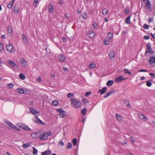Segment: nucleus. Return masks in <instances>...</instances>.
<instances>
[{
  "label": "nucleus",
  "instance_id": "33",
  "mask_svg": "<svg viewBox=\"0 0 155 155\" xmlns=\"http://www.w3.org/2000/svg\"><path fill=\"white\" fill-rule=\"evenodd\" d=\"M82 17L84 19H86L87 18V15L86 12H84L82 14Z\"/></svg>",
  "mask_w": 155,
  "mask_h": 155
},
{
  "label": "nucleus",
  "instance_id": "56",
  "mask_svg": "<svg viewBox=\"0 0 155 155\" xmlns=\"http://www.w3.org/2000/svg\"><path fill=\"white\" fill-rule=\"evenodd\" d=\"M125 14H127V13H128L129 12V8H126L125 9Z\"/></svg>",
  "mask_w": 155,
  "mask_h": 155
},
{
  "label": "nucleus",
  "instance_id": "59",
  "mask_svg": "<svg viewBox=\"0 0 155 155\" xmlns=\"http://www.w3.org/2000/svg\"><path fill=\"white\" fill-rule=\"evenodd\" d=\"M144 38L145 40H148L149 38V37L148 36H145Z\"/></svg>",
  "mask_w": 155,
  "mask_h": 155
},
{
  "label": "nucleus",
  "instance_id": "11",
  "mask_svg": "<svg viewBox=\"0 0 155 155\" xmlns=\"http://www.w3.org/2000/svg\"><path fill=\"white\" fill-rule=\"evenodd\" d=\"M20 63L23 67H26L27 65V62L24 58H22L20 60Z\"/></svg>",
  "mask_w": 155,
  "mask_h": 155
},
{
  "label": "nucleus",
  "instance_id": "46",
  "mask_svg": "<svg viewBox=\"0 0 155 155\" xmlns=\"http://www.w3.org/2000/svg\"><path fill=\"white\" fill-rule=\"evenodd\" d=\"M152 85V84L151 82L149 81H147V82L146 83V85L147 86L150 87Z\"/></svg>",
  "mask_w": 155,
  "mask_h": 155
},
{
  "label": "nucleus",
  "instance_id": "57",
  "mask_svg": "<svg viewBox=\"0 0 155 155\" xmlns=\"http://www.w3.org/2000/svg\"><path fill=\"white\" fill-rule=\"evenodd\" d=\"M25 129L27 130H31V129L29 128L28 126H26L25 127Z\"/></svg>",
  "mask_w": 155,
  "mask_h": 155
},
{
  "label": "nucleus",
  "instance_id": "52",
  "mask_svg": "<svg viewBox=\"0 0 155 155\" xmlns=\"http://www.w3.org/2000/svg\"><path fill=\"white\" fill-rule=\"evenodd\" d=\"M13 129H14L15 130L19 131L20 130L19 129L16 127L15 125H14L13 127L12 128Z\"/></svg>",
  "mask_w": 155,
  "mask_h": 155
},
{
  "label": "nucleus",
  "instance_id": "17",
  "mask_svg": "<svg viewBox=\"0 0 155 155\" xmlns=\"http://www.w3.org/2000/svg\"><path fill=\"white\" fill-rule=\"evenodd\" d=\"M138 116L139 117L140 119H143L144 120H147V117L142 114H139L138 115Z\"/></svg>",
  "mask_w": 155,
  "mask_h": 155
},
{
  "label": "nucleus",
  "instance_id": "1",
  "mask_svg": "<svg viewBox=\"0 0 155 155\" xmlns=\"http://www.w3.org/2000/svg\"><path fill=\"white\" fill-rule=\"evenodd\" d=\"M71 106L76 109L79 108L81 106V102L74 98L71 99Z\"/></svg>",
  "mask_w": 155,
  "mask_h": 155
},
{
  "label": "nucleus",
  "instance_id": "14",
  "mask_svg": "<svg viewBox=\"0 0 155 155\" xmlns=\"http://www.w3.org/2000/svg\"><path fill=\"white\" fill-rule=\"evenodd\" d=\"M115 56V53L114 51H111L110 52L109 54V57L110 59L111 60Z\"/></svg>",
  "mask_w": 155,
  "mask_h": 155
},
{
  "label": "nucleus",
  "instance_id": "13",
  "mask_svg": "<svg viewBox=\"0 0 155 155\" xmlns=\"http://www.w3.org/2000/svg\"><path fill=\"white\" fill-rule=\"evenodd\" d=\"M22 38L24 43L25 44H27L28 43V39L26 35L24 34H22Z\"/></svg>",
  "mask_w": 155,
  "mask_h": 155
},
{
  "label": "nucleus",
  "instance_id": "7",
  "mask_svg": "<svg viewBox=\"0 0 155 155\" xmlns=\"http://www.w3.org/2000/svg\"><path fill=\"white\" fill-rule=\"evenodd\" d=\"M57 110L59 113V115L60 117L61 118H63L65 114L64 111L61 108H58L57 109Z\"/></svg>",
  "mask_w": 155,
  "mask_h": 155
},
{
  "label": "nucleus",
  "instance_id": "6",
  "mask_svg": "<svg viewBox=\"0 0 155 155\" xmlns=\"http://www.w3.org/2000/svg\"><path fill=\"white\" fill-rule=\"evenodd\" d=\"M147 48L148 50V51H146L145 54H147V53H150L152 54H153V51L151 49V44L149 42L147 44Z\"/></svg>",
  "mask_w": 155,
  "mask_h": 155
},
{
  "label": "nucleus",
  "instance_id": "18",
  "mask_svg": "<svg viewBox=\"0 0 155 155\" xmlns=\"http://www.w3.org/2000/svg\"><path fill=\"white\" fill-rule=\"evenodd\" d=\"M115 93V91H109L107 93L106 95H104V97L105 98H107L108 96H110L111 94H114Z\"/></svg>",
  "mask_w": 155,
  "mask_h": 155
},
{
  "label": "nucleus",
  "instance_id": "50",
  "mask_svg": "<svg viewBox=\"0 0 155 155\" xmlns=\"http://www.w3.org/2000/svg\"><path fill=\"white\" fill-rule=\"evenodd\" d=\"M3 48H4L2 44L0 42V51L2 50Z\"/></svg>",
  "mask_w": 155,
  "mask_h": 155
},
{
  "label": "nucleus",
  "instance_id": "62",
  "mask_svg": "<svg viewBox=\"0 0 155 155\" xmlns=\"http://www.w3.org/2000/svg\"><path fill=\"white\" fill-rule=\"evenodd\" d=\"M64 16L66 18H68V13H65L64 14Z\"/></svg>",
  "mask_w": 155,
  "mask_h": 155
},
{
  "label": "nucleus",
  "instance_id": "39",
  "mask_svg": "<svg viewBox=\"0 0 155 155\" xmlns=\"http://www.w3.org/2000/svg\"><path fill=\"white\" fill-rule=\"evenodd\" d=\"M72 143L75 146L77 143V140L76 138H73L72 140Z\"/></svg>",
  "mask_w": 155,
  "mask_h": 155
},
{
  "label": "nucleus",
  "instance_id": "35",
  "mask_svg": "<svg viewBox=\"0 0 155 155\" xmlns=\"http://www.w3.org/2000/svg\"><path fill=\"white\" fill-rule=\"evenodd\" d=\"M19 77L22 80H24L25 78V77L22 73H20L19 75Z\"/></svg>",
  "mask_w": 155,
  "mask_h": 155
},
{
  "label": "nucleus",
  "instance_id": "24",
  "mask_svg": "<svg viewBox=\"0 0 155 155\" xmlns=\"http://www.w3.org/2000/svg\"><path fill=\"white\" fill-rule=\"evenodd\" d=\"M18 91V92L20 94H24L25 93V90L22 88H19L16 89Z\"/></svg>",
  "mask_w": 155,
  "mask_h": 155
},
{
  "label": "nucleus",
  "instance_id": "4",
  "mask_svg": "<svg viewBox=\"0 0 155 155\" xmlns=\"http://www.w3.org/2000/svg\"><path fill=\"white\" fill-rule=\"evenodd\" d=\"M51 132L50 131H48L44 133L40 136V139L41 140H44L46 139L48 137L51 135Z\"/></svg>",
  "mask_w": 155,
  "mask_h": 155
},
{
  "label": "nucleus",
  "instance_id": "26",
  "mask_svg": "<svg viewBox=\"0 0 155 155\" xmlns=\"http://www.w3.org/2000/svg\"><path fill=\"white\" fill-rule=\"evenodd\" d=\"M39 134V132H37L34 133H33L32 134H31V135L33 138H35L37 137L38 135Z\"/></svg>",
  "mask_w": 155,
  "mask_h": 155
},
{
  "label": "nucleus",
  "instance_id": "8",
  "mask_svg": "<svg viewBox=\"0 0 155 155\" xmlns=\"http://www.w3.org/2000/svg\"><path fill=\"white\" fill-rule=\"evenodd\" d=\"M126 79V78H124V76H119L116 78L115 79V81L117 83H119L122 81L125 80Z\"/></svg>",
  "mask_w": 155,
  "mask_h": 155
},
{
  "label": "nucleus",
  "instance_id": "61",
  "mask_svg": "<svg viewBox=\"0 0 155 155\" xmlns=\"http://www.w3.org/2000/svg\"><path fill=\"white\" fill-rule=\"evenodd\" d=\"M149 74L150 75L151 77H155V75L154 73H150Z\"/></svg>",
  "mask_w": 155,
  "mask_h": 155
},
{
  "label": "nucleus",
  "instance_id": "37",
  "mask_svg": "<svg viewBox=\"0 0 155 155\" xmlns=\"http://www.w3.org/2000/svg\"><path fill=\"white\" fill-rule=\"evenodd\" d=\"M32 149L33 150V153L34 155H36L37 153V150L35 147H33Z\"/></svg>",
  "mask_w": 155,
  "mask_h": 155
},
{
  "label": "nucleus",
  "instance_id": "64",
  "mask_svg": "<svg viewBox=\"0 0 155 155\" xmlns=\"http://www.w3.org/2000/svg\"><path fill=\"white\" fill-rule=\"evenodd\" d=\"M145 79V78L144 76H142L140 77V80L141 81H143Z\"/></svg>",
  "mask_w": 155,
  "mask_h": 155
},
{
  "label": "nucleus",
  "instance_id": "53",
  "mask_svg": "<svg viewBox=\"0 0 155 155\" xmlns=\"http://www.w3.org/2000/svg\"><path fill=\"white\" fill-rule=\"evenodd\" d=\"M91 94V92L90 91L87 92L85 94V96H88Z\"/></svg>",
  "mask_w": 155,
  "mask_h": 155
},
{
  "label": "nucleus",
  "instance_id": "9",
  "mask_svg": "<svg viewBox=\"0 0 155 155\" xmlns=\"http://www.w3.org/2000/svg\"><path fill=\"white\" fill-rule=\"evenodd\" d=\"M8 62L11 66L15 68L16 69L17 68L18 66L17 65L12 61L10 60H8Z\"/></svg>",
  "mask_w": 155,
  "mask_h": 155
},
{
  "label": "nucleus",
  "instance_id": "20",
  "mask_svg": "<svg viewBox=\"0 0 155 155\" xmlns=\"http://www.w3.org/2000/svg\"><path fill=\"white\" fill-rule=\"evenodd\" d=\"M58 58L61 61H64L65 59V56L63 54H61L58 56Z\"/></svg>",
  "mask_w": 155,
  "mask_h": 155
},
{
  "label": "nucleus",
  "instance_id": "44",
  "mask_svg": "<svg viewBox=\"0 0 155 155\" xmlns=\"http://www.w3.org/2000/svg\"><path fill=\"white\" fill-rule=\"evenodd\" d=\"M86 108H84L81 110V114L83 115L85 114L86 113Z\"/></svg>",
  "mask_w": 155,
  "mask_h": 155
},
{
  "label": "nucleus",
  "instance_id": "12",
  "mask_svg": "<svg viewBox=\"0 0 155 155\" xmlns=\"http://www.w3.org/2000/svg\"><path fill=\"white\" fill-rule=\"evenodd\" d=\"M107 90V88L106 87H103L102 89H99L98 90V92H100L101 94H104Z\"/></svg>",
  "mask_w": 155,
  "mask_h": 155
},
{
  "label": "nucleus",
  "instance_id": "42",
  "mask_svg": "<svg viewBox=\"0 0 155 155\" xmlns=\"http://www.w3.org/2000/svg\"><path fill=\"white\" fill-rule=\"evenodd\" d=\"M72 145L71 143H68L67 144V148L68 149H71L72 148Z\"/></svg>",
  "mask_w": 155,
  "mask_h": 155
},
{
  "label": "nucleus",
  "instance_id": "5",
  "mask_svg": "<svg viewBox=\"0 0 155 155\" xmlns=\"http://www.w3.org/2000/svg\"><path fill=\"white\" fill-rule=\"evenodd\" d=\"M87 36L91 39L94 38L96 36V34L92 30L90 31L87 34Z\"/></svg>",
  "mask_w": 155,
  "mask_h": 155
},
{
  "label": "nucleus",
  "instance_id": "2",
  "mask_svg": "<svg viewBox=\"0 0 155 155\" xmlns=\"http://www.w3.org/2000/svg\"><path fill=\"white\" fill-rule=\"evenodd\" d=\"M112 37V34L111 32H109L107 35V38H105L104 41V44L106 45L109 44Z\"/></svg>",
  "mask_w": 155,
  "mask_h": 155
},
{
  "label": "nucleus",
  "instance_id": "30",
  "mask_svg": "<svg viewBox=\"0 0 155 155\" xmlns=\"http://www.w3.org/2000/svg\"><path fill=\"white\" fill-rule=\"evenodd\" d=\"M108 12V10L107 9L104 8L102 11V13L104 15H106L107 14Z\"/></svg>",
  "mask_w": 155,
  "mask_h": 155
},
{
  "label": "nucleus",
  "instance_id": "58",
  "mask_svg": "<svg viewBox=\"0 0 155 155\" xmlns=\"http://www.w3.org/2000/svg\"><path fill=\"white\" fill-rule=\"evenodd\" d=\"M130 140H131L132 141L134 142L135 141L134 138L132 137H130Z\"/></svg>",
  "mask_w": 155,
  "mask_h": 155
},
{
  "label": "nucleus",
  "instance_id": "22",
  "mask_svg": "<svg viewBox=\"0 0 155 155\" xmlns=\"http://www.w3.org/2000/svg\"><path fill=\"white\" fill-rule=\"evenodd\" d=\"M19 8L18 7L15 5V6L14 8V10L15 13H16L17 14H18L19 12Z\"/></svg>",
  "mask_w": 155,
  "mask_h": 155
},
{
  "label": "nucleus",
  "instance_id": "55",
  "mask_svg": "<svg viewBox=\"0 0 155 155\" xmlns=\"http://www.w3.org/2000/svg\"><path fill=\"white\" fill-rule=\"evenodd\" d=\"M25 126L26 125L25 124H21V125H20V127H21L24 129H25Z\"/></svg>",
  "mask_w": 155,
  "mask_h": 155
},
{
  "label": "nucleus",
  "instance_id": "43",
  "mask_svg": "<svg viewBox=\"0 0 155 155\" xmlns=\"http://www.w3.org/2000/svg\"><path fill=\"white\" fill-rule=\"evenodd\" d=\"M74 95L73 93H69L67 95V97L68 98H71V97H74Z\"/></svg>",
  "mask_w": 155,
  "mask_h": 155
},
{
  "label": "nucleus",
  "instance_id": "31",
  "mask_svg": "<svg viewBox=\"0 0 155 155\" xmlns=\"http://www.w3.org/2000/svg\"><path fill=\"white\" fill-rule=\"evenodd\" d=\"M58 103V101L57 100H54L53 101L52 103L53 105L56 106L57 105Z\"/></svg>",
  "mask_w": 155,
  "mask_h": 155
},
{
  "label": "nucleus",
  "instance_id": "16",
  "mask_svg": "<svg viewBox=\"0 0 155 155\" xmlns=\"http://www.w3.org/2000/svg\"><path fill=\"white\" fill-rule=\"evenodd\" d=\"M115 116L116 117L117 119L119 122H122L123 120V118L122 117L120 116L117 114H115Z\"/></svg>",
  "mask_w": 155,
  "mask_h": 155
},
{
  "label": "nucleus",
  "instance_id": "63",
  "mask_svg": "<svg viewBox=\"0 0 155 155\" xmlns=\"http://www.w3.org/2000/svg\"><path fill=\"white\" fill-rule=\"evenodd\" d=\"M41 78L40 77H39L37 78V80L38 82H40L41 81Z\"/></svg>",
  "mask_w": 155,
  "mask_h": 155
},
{
  "label": "nucleus",
  "instance_id": "48",
  "mask_svg": "<svg viewBox=\"0 0 155 155\" xmlns=\"http://www.w3.org/2000/svg\"><path fill=\"white\" fill-rule=\"evenodd\" d=\"M149 25H147V24H145L143 26V28L145 29H148L149 28Z\"/></svg>",
  "mask_w": 155,
  "mask_h": 155
},
{
  "label": "nucleus",
  "instance_id": "21",
  "mask_svg": "<svg viewBox=\"0 0 155 155\" xmlns=\"http://www.w3.org/2000/svg\"><path fill=\"white\" fill-rule=\"evenodd\" d=\"M131 15L128 16L126 18L125 20V23L127 24H130V18Z\"/></svg>",
  "mask_w": 155,
  "mask_h": 155
},
{
  "label": "nucleus",
  "instance_id": "32",
  "mask_svg": "<svg viewBox=\"0 0 155 155\" xmlns=\"http://www.w3.org/2000/svg\"><path fill=\"white\" fill-rule=\"evenodd\" d=\"M30 145V144L29 143L24 144L23 145V147L25 148H27L29 147Z\"/></svg>",
  "mask_w": 155,
  "mask_h": 155
},
{
  "label": "nucleus",
  "instance_id": "60",
  "mask_svg": "<svg viewBox=\"0 0 155 155\" xmlns=\"http://www.w3.org/2000/svg\"><path fill=\"white\" fill-rule=\"evenodd\" d=\"M62 41L64 43H65L67 41L66 39L64 38L63 37L62 38Z\"/></svg>",
  "mask_w": 155,
  "mask_h": 155
},
{
  "label": "nucleus",
  "instance_id": "28",
  "mask_svg": "<svg viewBox=\"0 0 155 155\" xmlns=\"http://www.w3.org/2000/svg\"><path fill=\"white\" fill-rule=\"evenodd\" d=\"M149 62L150 63V64H154L155 63V58L154 57H152L150 61Z\"/></svg>",
  "mask_w": 155,
  "mask_h": 155
},
{
  "label": "nucleus",
  "instance_id": "47",
  "mask_svg": "<svg viewBox=\"0 0 155 155\" xmlns=\"http://www.w3.org/2000/svg\"><path fill=\"white\" fill-rule=\"evenodd\" d=\"M53 10V8L52 5H51L49 7V12H51Z\"/></svg>",
  "mask_w": 155,
  "mask_h": 155
},
{
  "label": "nucleus",
  "instance_id": "54",
  "mask_svg": "<svg viewBox=\"0 0 155 155\" xmlns=\"http://www.w3.org/2000/svg\"><path fill=\"white\" fill-rule=\"evenodd\" d=\"M58 143L59 144L61 145L62 146L64 145V143L61 140L59 141L58 142Z\"/></svg>",
  "mask_w": 155,
  "mask_h": 155
},
{
  "label": "nucleus",
  "instance_id": "45",
  "mask_svg": "<svg viewBox=\"0 0 155 155\" xmlns=\"http://www.w3.org/2000/svg\"><path fill=\"white\" fill-rule=\"evenodd\" d=\"M14 86V85L12 83H9L8 84L7 87L8 88H12Z\"/></svg>",
  "mask_w": 155,
  "mask_h": 155
},
{
  "label": "nucleus",
  "instance_id": "34",
  "mask_svg": "<svg viewBox=\"0 0 155 155\" xmlns=\"http://www.w3.org/2000/svg\"><path fill=\"white\" fill-rule=\"evenodd\" d=\"M35 121L38 124H41L42 123L41 121L37 117L35 118Z\"/></svg>",
  "mask_w": 155,
  "mask_h": 155
},
{
  "label": "nucleus",
  "instance_id": "23",
  "mask_svg": "<svg viewBox=\"0 0 155 155\" xmlns=\"http://www.w3.org/2000/svg\"><path fill=\"white\" fill-rule=\"evenodd\" d=\"M7 31L9 33L10 35H12L13 30L11 27L8 26L7 27Z\"/></svg>",
  "mask_w": 155,
  "mask_h": 155
},
{
  "label": "nucleus",
  "instance_id": "41",
  "mask_svg": "<svg viewBox=\"0 0 155 155\" xmlns=\"http://www.w3.org/2000/svg\"><path fill=\"white\" fill-rule=\"evenodd\" d=\"M96 66V65L94 63H90L89 66V67L92 68H94Z\"/></svg>",
  "mask_w": 155,
  "mask_h": 155
},
{
  "label": "nucleus",
  "instance_id": "19",
  "mask_svg": "<svg viewBox=\"0 0 155 155\" xmlns=\"http://www.w3.org/2000/svg\"><path fill=\"white\" fill-rule=\"evenodd\" d=\"M51 153V151L50 150H47L45 151L42 152L41 155H48Z\"/></svg>",
  "mask_w": 155,
  "mask_h": 155
},
{
  "label": "nucleus",
  "instance_id": "3",
  "mask_svg": "<svg viewBox=\"0 0 155 155\" xmlns=\"http://www.w3.org/2000/svg\"><path fill=\"white\" fill-rule=\"evenodd\" d=\"M6 49L10 53L13 54L15 51V48L13 47L12 45L9 44L6 45Z\"/></svg>",
  "mask_w": 155,
  "mask_h": 155
},
{
  "label": "nucleus",
  "instance_id": "10",
  "mask_svg": "<svg viewBox=\"0 0 155 155\" xmlns=\"http://www.w3.org/2000/svg\"><path fill=\"white\" fill-rule=\"evenodd\" d=\"M29 109L31 112L35 115L39 113V112L34 108L30 107Z\"/></svg>",
  "mask_w": 155,
  "mask_h": 155
},
{
  "label": "nucleus",
  "instance_id": "36",
  "mask_svg": "<svg viewBox=\"0 0 155 155\" xmlns=\"http://www.w3.org/2000/svg\"><path fill=\"white\" fill-rule=\"evenodd\" d=\"M92 25L94 29H95L97 28V25L95 21L93 22L92 23Z\"/></svg>",
  "mask_w": 155,
  "mask_h": 155
},
{
  "label": "nucleus",
  "instance_id": "29",
  "mask_svg": "<svg viewBox=\"0 0 155 155\" xmlns=\"http://www.w3.org/2000/svg\"><path fill=\"white\" fill-rule=\"evenodd\" d=\"M82 102L83 104L84 105L88 104L89 103V101L87 99L85 98H83L82 99Z\"/></svg>",
  "mask_w": 155,
  "mask_h": 155
},
{
  "label": "nucleus",
  "instance_id": "15",
  "mask_svg": "<svg viewBox=\"0 0 155 155\" xmlns=\"http://www.w3.org/2000/svg\"><path fill=\"white\" fill-rule=\"evenodd\" d=\"M5 124L9 126L10 128L12 129L14 126L11 123L10 121H6L5 122Z\"/></svg>",
  "mask_w": 155,
  "mask_h": 155
},
{
  "label": "nucleus",
  "instance_id": "38",
  "mask_svg": "<svg viewBox=\"0 0 155 155\" xmlns=\"http://www.w3.org/2000/svg\"><path fill=\"white\" fill-rule=\"evenodd\" d=\"M124 72L126 74H128L130 75L132 74L131 73L128 71V70L127 69H125L124 70Z\"/></svg>",
  "mask_w": 155,
  "mask_h": 155
},
{
  "label": "nucleus",
  "instance_id": "51",
  "mask_svg": "<svg viewBox=\"0 0 155 155\" xmlns=\"http://www.w3.org/2000/svg\"><path fill=\"white\" fill-rule=\"evenodd\" d=\"M38 2V0H34V3L33 4V5L34 6H36L37 3Z\"/></svg>",
  "mask_w": 155,
  "mask_h": 155
},
{
  "label": "nucleus",
  "instance_id": "49",
  "mask_svg": "<svg viewBox=\"0 0 155 155\" xmlns=\"http://www.w3.org/2000/svg\"><path fill=\"white\" fill-rule=\"evenodd\" d=\"M148 71L147 70L144 69H142L141 70H140L138 71V72H148Z\"/></svg>",
  "mask_w": 155,
  "mask_h": 155
},
{
  "label": "nucleus",
  "instance_id": "25",
  "mask_svg": "<svg viewBox=\"0 0 155 155\" xmlns=\"http://www.w3.org/2000/svg\"><path fill=\"white\" fill-rule=\"evenodd\" d=\"M15 0H12L10 3L8 4V7L9 9H10L12 8L13 4Z\"/></svg>",
  "mask_w": 155,
  "mask_h": 155
},
{
  "label": "nucleus",
  "instance_id": "27",
  "mask_svg": "<svg viewBox=\"0 0 155 155\" xmlns=\"http://www.w3.org/2000/svg\"><path fill=\"white\" fill-rule=\"evenodd\" d=\"M114 81L112 80H109L108 81L106 84L108 86H111L113 84Z\"/></svg>",
  "mask_w": 155,
  "mask_h": 155
},
{
  "label": "nucleus",
  "instance_id": "40",
  "mask_svg": "<svg viewBox=\"0 0 155 155\" xmlns=\"http://www.w3.org/2000/svg\"><path fill=\"white\" fill-rule=\"evenodd\" d=\"M147 5L148 7L150 8L151 7V4L149 0H147Z\"/></svg>",
  "mask_w": 155,
  "mask_h": 155
}]
</instances>
